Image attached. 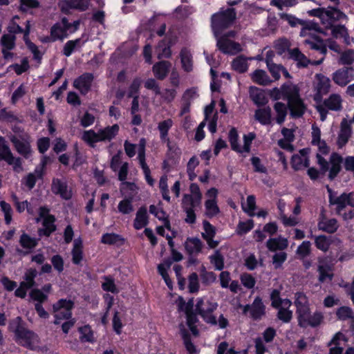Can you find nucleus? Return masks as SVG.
Here are the masks:
<instances>
[{"mask_svg":"<svg viewBox=\"0 0 354 354\" xmlns=\"http://www.w3.org/2000/svg\"><path fill=\"white\" fill-rule=\"evenodd\" d=\"M319 31V27L317 24L309 22L300 32V36L305 38L304 44L310 49L318 50L322 55L319 60L311 62L313 65H319L323 62L327 53V47L337 53H341L340 46L333 39H326L325 42L321 39L316 34Z\"/></svg>","mask_w":354,"mask_h":354,"instance_id":"nucleus-1","label":"nucleus"},{"mask_svg":"<svg viewBox=\"0 0 354 354\" xmlns=\"http://www.w3.org/2000/svg\"><path fill=\"white\" fill-rule=\"evenodd\" d=\"M308 14L310 16L319 17L326 28H331V33L334 38H343L347 45H351L352 42H354V39L349 37L347 30L344 26H333L335 22L342 21L346 17L338 9L335 8H317L308 10Z\"/></svg>","mask_w":354,"mask_h":354,"instance_id":"nucleus-2","label":"nucleus"},{"mask_svg":"<svg viewBox=\"0 0 354 354\" xmlns=\"http://www.w3.org/2000/svg\"><path fill=\"white\" fill-rule=\"evenodd\" d=\"M270 96L274 100H287L290 115L294 118L301 117L306 111V106L299 96V88L292 83L284 84L280 88H273Z\"/></svg>","mask_w":354,"mask_h":354,"instance_id":"nucleus-3","label":"nucleus"},{"mask_svg":"<svg viewBox=\"0 0 354 354\" xmlns=\"http://www.w3.org/2000/svg\"><path fill=\"white\" fill-rule=\"evenodd\" d=\"M217 306V303L214 300L207 297H203L198 299L196 310L207 323L212 325L218 324L221 328H225L228 324L227 319L221 315L218 321H216V317L212 314Z\"/></svg>","mask_w":354,"mask_h":354,"instance_id":"nucleus-4","label":"nucleus"},{"mask_svg":"<svg viewBox=\"0 0 354 354\" xmlns=\"http://www.w3.org/2000/svg\"><path fill=\"white\" fill-rule=\"evenodd\" d=\"M314 145L317 146L319 153L317 154V162L320 165L322 169L325 172L329 169V178L333 179L341 169V164L342 158L337 153H333L330 158V167L328 162L322 157V155L328 153V147L324 141L320 140Z\"/></svg>","mask_w":354,"mask_h":354,"instance_id":"nucleus-5","label":"nucleus"},{"mask_svg":"<svg viewBox=\"0 0 354 354\" xmlns=\"http://www.w3.org/2000/svg\"><path fill=\"white\" fill-rule=\"evenodd\" d=\"M120 127L118 124L108 126L99 129L97 132L93 130L84 131L82 135V139L91 147L96 142L111 141L119 131Z\"/></svg>","mask_w":354,"mask_h":354,"instance_id":"nucleus-6","label":"nucleus"},{"mask_svg":"<svg viewBox=\"0 0 354 354\" xmlns=\"http://www.w3.org/2000/svg\"><path fill=\"white\" fill-rule=\"evenodd\" d=\"M80 21H75L73 23H68L66 18H63L60 23L55 24L50 30V37L42 40L44 42L63 40L69 35L74 33L79 28Z\"/></svg>","mask_w":354,"mask_h":354,"instance_id":"nucleus-7","label":"nucleus"},{"mask_svg":"<svg viewBox=\"0 0 354 354\" xmlns=\"http://www.w3.org/2000/svg\"><path fill=\"white\" fill-rule=\"evenodd\" d=\"M236 13L234 9L227 8L221 10L212 17V28L216 36L221 33V31L228 27L234 20Z\"/></svg>","mask_w":354,"mask_h":354,"instance_id":"nucleus-8","label":"nucleus"},{"mask_svg":"<svg viewBox=\"0 0 354 354\" xmlns=\"http://www.w3.org/2000/svg\"><path fill=\"white\" fill-rule=\"evenodd\" d=\"M176 303L178 306V310L180 313H183L185 314L187 320V325L189 330L194 336H196L198 335V330L195 323L197 321V318L196 315L192 313V308L194 306L193 299H190L188 302H185L182 297H178Z\"/></svg>","mask_w":354,"mask_h":354,"instance_id":"nucleus-9","label":"nucleus"},{"mask_svg":"<svg viewBox=\"0 0 354 354\" xmlns=\"http://www.w3.org/2000/svg\"><path fill=\"white\" fill-rule=\"evenodd\" d=\"M73 303L70 299H59L53 306L55 324H58L63 319H68L71 317V310Z\"/></svg>","mask_w":354,"mask_h":354,"instance_id":"nucleus-10","label":"nucleus"},{"mask_svg":"<svg viewBox=\"0 0 354 354\" xmlns=\"http://www.w3.org/2000/svg\"><path fill=\"white\" fill-rule=\"evenodd\" d=\"M327 189L329 193L330 203L336 205L337 214H340L341 211L346 206L354 207V193H343L337 196L328 187H327Z\"/></svg>","mask_w":354,"mask_h":354,"instance_id":"nucleus-11","label":"nucleus"},{"mask_svg":"<svg viewBox=\"0 0 354 354\" xmlns=\"http://www.w3.org/2000/svg\"><path fill=\"white\" fill-rule=\"evenodd\" d=\"M42 220L43 228L39 230L40 236L45 235L48 236L53 232L55 230L54 224L55 218L49 214V209L46 207H41L39 210V218L37 221Z\"/></svg>","mask_w":354,"mask_h":354,"instance_id":"nucleus-12","label":"nucleus"},{"mask_svg":"<svg viewBox=\"0 0 354 354\" xmlns=\"http://www.w3.org/2000/svg\"><path fill=\"white\" fill-rule=\"evenodd\" d=\"M295 304L297 307L299 324L301 326L310 313L308 299L304 294L297 292L295 295Z\"/></svg>","mask_w":354,"mask_h":354,"instance_id":"nucleus-13","label":"nucleus"},{"mask_svg":"<svg viewBox=\"0 0 354 354\" xmlns=\"http://www.w3.org/2000/svg\"><path fill=\"white\" fill-rule=\"evenodd\" d=\"M53 194L59 195L62 199L69 200L73 196L72 189L64 179L53 178L51 185Z\"/></svg>","mask_w":354,"mask_h":354,"instance_id":"nucleus-14","label":"nucleus"},{"mask_svg":"<svg viewBox=\"0 0 354 354\" xmlns=\"http://www.w3.org/2000/svg\"><path fill=\"white\" fill-rule=\"evenodd\" d=\"M315 90L316 91L314 99L317 102H321L324 95H326L330 87V80L322 74L315 75Z\"/></svg>","mask_w":354,"mask_h":354,"instance_id":"nucleus-15","label":"nucleus"},{"mask_svg":"<svg viewBox=\"0 0 354 354\" xmlns=\"http://www.w3.org/2000/svg\"><path fill=\"white\" fill-rule=\"evenodd\" d=\"M333 81L340 86H344L354 80V69L345 67L335 71L333 75Z\"/></svg>","mask_w":354,"mask_h":354,"instance_id":"nucleus-16","label":"nucleus"},{"mask_svg":"<svg viewBox=\"0 0 354 354\" xmlns=\"http://www.w3.org/2000/svg\"><path fill=\"white\" fill-rule=\"evenodd\" d=\"M243 313L249 314L254 319H260L265 313V306L261 299L257 297L251 305H245L243 307Z\"/></svg>","mask_w":354,"mask_h":354,"instance_id":"nucleus-17","label":"nucleus"},{"mask_svg":"<svg viewBox=\"0 0 354 354\" xmlns=\"http://www.w3.org/2000/svg\"><path fill=\"white\" fill-rule=\"evenodd\" d=\"M352 135L351 122L344 118L340 124V131L338 134L337 144L339 148H342L348 142Z\"/></svg>","mask_w":354,"mask_h":354,"instance_id":"nucleus-18","label":"nucleus"},{"mask_svg":"<svg viewBox=\"0 0 354 354\" xmlns=\"http://www.w3.org/2000/svg\"><path fill=\"white\" fill-rule=\"evenodd\" d=\"M217 194L218 191L215 188H211L207 192L208 199L205 201V205L206 214L209 216H215L219 211L216 201Z\"/></svg>","mask_w":354,"mask_h":354,"instance_id":"nucleus-19","label":"nucleus"},{"mask_svg":"<svg viewBox=\"0 0 354 354\" xmlns=\"http://www.w3.org/2000/svg\"><path fill=\"white\" fill-rule=\"evenodd\" d=\"M217 46L219 50L225 54L234 55L241 50V47L239 43L225 37L218 39L217 40Z\"/></svg>","mask_w":354,"mask_h":354,"instance_id":"nucleus-20","label":"nucleus"},{"mask_svg":"<svg viewBox=\"0 0 354 354\" xmlns=\"http://www.w3.org/2000/svg\"><path fill=\"white\" fill-rule=\"evenodd\" d=\"M308 152V149H303L292 157V166L295 170L302 169L309 165Z\"/></svg>","mask_w":354,"mask_h":354,"instance_id":"nucleus-21","label":"nucleus"},{"mask_svg":"<svg viewBox=\"0 0 354 354\" xmlns=\"http://www.w3.org/2000/svg\"><path fill=\"white\" fill-rule=\"evenodd\" d=\"M93 80V76L92 74L84 73L74 81L73 86L75 88L79 90L81 93L86 94L91 88Z\"/></svg>","mask_w":354,"mask_h":354,"instance_id":"nucleus-22","label":"nucleus"},{"mask_svg":"<svg viewBox=\"0 0 354 354\" xmlns=\"http://www.w3.org/2000/svg\"><path fill=\"white\" fill-rule=\"evenodd\" d=\"M16 335L17 340L22 345L30 347L35 345L38 342V337L37 335L29 330L26 328Z\"/></svg>","mask_w":354,"mask_h":354,"instance_id":"nucleus-23","label":"nucleus"},{"mask_svg":"<svg viewBox=\"0 0 354 354\" xmlns=\"http://www.w3.org/2000/svg\"><path fill=\"white\" fill-rule=\"evenodd\" d=\"M89 3V0H65L59 3V6L64 12H68L70 8L85 10Z\"/></svg>","mask_w":354,"mask_h":354,"instance_id":"nucleus-24","label":"nucleus"},{"mask_svg":"<svg viewBox=\"0 0 354 354\" xmlns=\"http://www.w3.org/2000/svg\"><path fill=\"white\" fill-rule=\"evenodd\" d=\"M15 36L12 34H5L1 39V44L3 47L2 53L5 59H10L12 53L10 52L15 46Z\"/></svg>","mask_w":354,"mask_h":354,"instance_id":"nucleus-25","label":"nucleus"},{"mask_svg":"<svg viewBox=\"0 0 354 354\" xmlns=\"http://www.w3.org/2000/svg\"><path fill=\"white\" fill-rule=\"evenodd\" d=\"M45 162H42V166L37 167L34 172L28 174L23 180V183L29 189H31L35 185V183L38 179L41 178L43 175V167Z\"/></svg>","mask_w":354,"mask_h":354,"instance_id":"nucleus-26","label":"nucleus"},{"mask_svg":"<svg viewBox=\"0 0 354 354\" xmlns=\"http://www.w3.org/2000/svg\"><path fill=\"white\" fill-rule=\"evenodd\" d=\"M319 281L322 283L330 282L333 277L332 267L324 261H319L318 266Z\"/></svg>","mask_w":354,"mask_h":354,"instance_id":"nucleus-27","label":"nucleus"},{"mask_svg":"<svg viewBox=\"0 0 354 354\" xmlns=\"http://www.w3.org/2000/svg\"><path fill=\"white\" fill-rule=\"evenodd\" d=\"M291 301L289 299H285L281 303V306L278 307V317L283 322H289L292 317V312L289 310L291 306Z\"/></svg>","mask_w":354,"mask_h":354,"instance_id":"nucleus-28","label":"nucleus"},{"mask_svg":"<svg viewBox=\"0 0 354 354\" xmlns=\"http://www.w3.org/2000/svg\"><path fill=\"white\" fill-rule=\"evenodd\" d=\"M148 224V214L145 207H140L136 214L133 222V227L136 230H140Z\"/></svg>","mask_w":354,"mask_h":354,"instance_id":"nucleus-29","label":"nucleus"},{"mask_svg":"<svg viewBox=\"0 0 354 354\" xmlns=\"http://www.w3.org/2000/svg\"><path fill=\"white\" fill-rule=\"evenodd\" d=\"M288 245V240L286 238L279 236L277 238L269 239L266 243V246L270 251L282 250Z\"/></svg>","mask_w":354,"mask_h":354,"instance_id":"nucleus-30","label":"nucleus"},{"mask_svg":"<svg viewBox=\"0 0 354 354\" xmlns=\"http://www.w3.org/2000/svg\"><path fill=\"white\" fill-rule=\"evenodd\" d=\"M174 125V121L171 118L162 120L158 123V130L160 133V138L163 142H168V133Z\"/></svg>","mask_w":354,"mask_h":354,"instance_id":"nucleus-31","label":"nucleus"},{"mask_svg":"<svg viewBox=\"0 0 354 354\" xmlns=\"http://www.w3.org/2000/svg\"><path fill=\"white\" fill-rule=\"evenodd\" d=\"M254 118L263 125H267L272 122L271 109L264 107L259 109L255 111Z\"/></svg>","mask_w":354,"mask_h":354,"instance_id":"nucleus-32","label":"nucleus"},{"mask_svg":"<svg viewBox=\"0 0 354 354\" xmlns=\"http://www.w3.org/2000/svg\"><path fill=\"white\" fill-rule=\"evenodd\" d=\"M171 67L169 62L166 61L160 62L153 66V72L156 78L163 80L167 75Z\"/></svg>","mask_w":354,"mask_h":354,"instance_id":"nucleus-33","label":"nucleus"},{"mask_svg":"<svg viewBox=\"0 0 354 354\" xmlns=\"http://www.w3.org/2000/svg\"><path fill=\"white\" fill-rule=\"evenodd\" d=\"M17 151L21 155L27 156L30 151V147L28 142L21 138L13 136L11 138Z\"/></svg>","mask_w":354,"mask_h":354,"instance_id":"nucleus-34","label":"nucleus"},{"mask_svg":"<svg viewBox=\"0 0 354 354\" xmlns=\"http://www.w3.org/2000/svg\"><path fill=\"white\" fill-rule=\"evenodd\" d=\"M30 31V21H27L26 25V29H25V32H24V41L26 44L27 47L28 48V49L32 53V54L34 55V58L35 59H40L41 56L39 50H38L37 46L29 40L28 35H29Z\"/></svg>","mask_w":354,"mask_h":354,"instance_id":"nucleus-35","label":"nucleus"},{"mask_svg":"<svg viewBox=\"0 0 354 354\" xmlns=\"http://www.w3.org/2000/svg\"><path fill=\"white\" fill-rule=\"evenodd\" d=\"M0 160H4L9 165L15 164V161H18L12 155L8 147L6 145L4 139L1 137H0Z\"/></svg>","mask_w":354,"mask_h":354,"instance_id":"nucleus-36","label":"nucleus"},{"mask_svg":"<svg viewBox=\"0 0 354 354\" xmlns=\"http://www.w3.org/2000/svg\"><path fill=\"white\" fill-rule=\"evenodd\" d=\"M82 241L81 239H75L73 241V248L72 250V260L73 263L80 264L83 259Z\"/></svg>","mask_w":354,"mask_h":354,"instance_id":"nucleus-37","label":"nucleus"},{"mask_svg":"<svg viewBox=\"0 0 354 354\" xmlns=\"http://www.w3.org/2000/svg\"><path fill=\"white\" fill-rule=\"evenodd\" d=\"M185 247L188 253L194 254L201 252L202 243L198 238H188L185 243Z\"/></svg>","mask_w":354,"mask_h":354,"instance_id":"nucleus-38","label":"nucleus"},{"mask_svg":"<svg viewBox=\"0 0 354 354\" xmlns=\"http://www.w3.org/2000/svg\"><path fill=\"white\" fill-rule=\"evenodd\" d=\"M318 228L328 233H333L338 228L337 221L335 218H322L318 223Z\"/></svg>","mask_w":354,"mask_h":354,"instance_id":"nucleus-39","label":"nucleus"},{"mask_svg":"<svg viewBox=\"0 0 354 354\" xmlns=\"http://www.w3.org/2000/svg\"><path fill=\"white\" fill-rule=\"evenodd\" d=\"M183 68L190 72L193 69L192 56L189 50L187 48H183L180 54Z\"/></svg>","mask_w":354,"mask_h":354,"instance_id":"nucleus-40","label":"nucleus"},{"mask_svg":"<svg viewBox=\"0 0 354 354\" xmlns=\"http://www.w3.org/2000/svg\"><path fill=\"white\" fill-rule=\"evenodd\" d=\"M180 333L183 339L185 347L188 354H198V351L196 347L190 341L189 335L187 330L185 328L183 325L180 326Z\"/></svg>","mask_w":354,"mask_h":354,"instance_id":"nucleus-41","label":"nucleus"},{"mask_svg":"<svg viewBox=\"0 0 354 354\" xmlns=\"http://www.w3.org/2000/svg\"><path fill=\"white\" fill-rule=\"evenodd\" d=\"M128 174V163L124 162L122 165V166L120 168L119 173H118V179L122 182V189H124L125 187L129 188V189L133 191L136 186L133 183H130L125 182V180L127 179Z\"/></svg>","mask_w":354,"mask_h":354,"instance_id":"nucleus-42","label":"nucleus"},{"mask_svg":"<svg viewBox=\"0 0 354 354\" xmlns=\"http://www.w3.org/2000/svg\"><path fill=\"white\" fill-rule=\"evenodd\" d=\"M342 100L339 95L332 94L324 101V105L333 111H339L342 109Z\"/></svg>","mask_w":354,"mask_h":354,"instance_id":"nucleus-43","label":"nucleus"},{"mask_svg":"<svg viewBox=\"0 0 354 354\" xmlns=\"http://www.w3.org/2000/svg\"><path fill=\"white\" fill-rule=\"evenodd\" d=\"M249 91L251 99L256 104L261 105L266 102L265 94L260 88L251 86Z\"/></svg>","mask_w":354,"mask_h":354,"instance_id":"nucleus-44","label":"nucleus"},{"mask_svg":"<svg viewBox=\"0 0 354 354\" xmlns=\"http://www.w3.org/2000/svg\"><path fill=\"white\" fill-rule=\"evenodd\" d=\"M133 210L134 207L131 197H125L118 205V211L122 214H129Z\"/></svg>","mask_w":354,"mask_h":354,"instance_id":"nucleus-45","label":"nucleus"},{"mask_svg":"<svg viewBox=\"0 0 354 354\" xmlns=\"http://www.w3.org/2000/svg\"><path fill=\"white\" fill-rule=\"evenodd\" d=\"M84 42L85 41L80 38L68 41L64 47V55L66 57H69L76 48L82 46Z\"/></svg>","mask_w":354,"mask_h":354,"instance_id":"nucleus-46","label":"nucleus"},{"mask_svg":"<svg viewBox=\"0 0 354 354\" xmlns=\"http://www.w3.org/2000/svg\"><path fill=\"white\" fill-rule=\"evenodd\" d=\"M251 78L253 82L260 85H268L271 82L270 77L263 70H256L251 74Z\"/></svg>","mask_w":354,"mask_h":354,"instance_id":"nucleus-47","label":"nucleus"},{"mask_svg":"<svg viewBox=\"0 0 354 354\" xmlns=\"http://www.w3.org/2000/svg\"><path fill=\"white\" fill-rule=\"evenodd\" d=\"M248 58L242 55L238 56L232 63V68L239 73H244L247 71L248 68Z\"/></svg>","mask_w":354,"mask_h":354,"instance_id":"nucleus-48","label":"nucleus"},{"mask_svg":"<svg viewBox=\"0 0 354 354\" xmlns=\"http://www.w3.org/2000/svg\"><path fill=\"white\" fill-rule=\"evenodd\" d=\"M289 55L292 59L297 62V64L300 66L305 67L310 62V60L301 53L298 48H294L290 50Z\"/></svg>","mask_w":354,"mask_h":354,"instance_id":"nucleus-49","label":"nucleus"},{"mask_svg":"<svg viewBox=\"0 0 354 354\" xmlns=\"http://www.w3.org/2000/svg\"><path fill=\"white\" fill-rule=\"evenodd\" d=\"M322 319L323 315L321 313L316 312L313 315L310 313L308 317L301 324V326L306 327L308 326H310L315 327L319 325L322 322Z\"/></svg>","mask_w":354,"mask_h":354,"instance_id":"nucleus-50","label":"nucleus"},{"mask_svg":"<svg viewBox=\"0 0 354 354\" xmlns=\"http://www.w3.org/2000/svg\"><path fill=\"white\" fill-rule=\"evenodd\" d=\"M274 109L276 112V120L278 124L284 122L287 115V106L282 102H276L274 105Z\"/></svg>","mask_w":354,"mask_h":354,"instance_id":"nucleus-51","label":"nucleus"},{"mask_svg":"<svg viewBox=\"0 0 354 354\" xmlns=\"http://www.w3.org/2000/svg\"><path fill=\"white\" fill-rule=\"evenodd\" d=\"M20 245L25 249L32 250L37 244V240L26 234H23L19 240Z\"/></svg>","mask_w":354,"mask_h":354,"instance_id":"nucleus-52","label":"nucleus"},{"mask_svg":"<svg viewBox=\"0 0 354 354\" xmlns=\"http://www.w3.org/2000/svg\"><path fill=\"white\" fill-rule=\"evenodd\" d=\"M0 207H1L2 212L3 213L5 223L7 225L10 224V223L12 220V214H13V210H12L11 205L4 201H0Z\"/></svg>","mask_w":354,"mask_h":354,"instance_id":"nucleus-53","label":"nucleus"},{"mask_svg":"<svg viewBox=\"0 0 354 354\" xmlns=\"http://www.w3.org/2000/svg\"><path fill=\"white\" fill-rule=\"evenodd\" d=\"M80 339L82 342H93L95 341L94 334L89 326H84L79 328Z\"/></svg>","mask_w":354,"mask_h":354,"instance_id":"nucleus-54","label":"nucleus"},{"mask_svg":"<svg viewBox=\"0 0 354 354\" xmlns=\"http://www.w3.org/2000/svg\"><path fill=\"white\" fill-rule=\"evenodd\" d=\"M255 207L256 201L253 195L248 196L246 202L242 203L243 209L250 216H254Z\"/></svg>","mask_w":354,"mask_h":354,"instance_id":"nucleus-55","label":"nucleus"},{"mask_svg":"<svg viewBox=\"0 0 354 354\" xmlns=\"http://www.w3.org/2000/svg\"><path fill=\"white\" fill-rule=\"evenodd\" d=\"M168 178L167 175L161 176L159 181V188L164 200L170 201L169 191L167 184Z\"/></svg>","mask_w":354,"mask_h":354,"instance_id":"nucleus-56","label":"nucleus"},{"mask_svg":"<svg viewBox=\"0 0 354 354\" xmlns=\"http://www.w3.org/2000/svg\"><path fill=\"white\" fill-rule=\"evenodd\" d=\"M199 96L198 89L197 87H192L187 88L183 95V102L192 103Z\"/></svg>","mask_w":354,"mask_h":354,"instance_id":"nucleus-57","label":"nucleus"},{"mask_svg":"<svg viewBox=\"0 0 354 354\" xmlns=\"http://www.w3.org/2000/svg\"><path fill=\"white\" fill-rule=\"evenodd\" d=\"M170 263L169 262H165L163 263H160L158 266V270L159 274L162 276L165 282L166 283L167 286L169 289L172 288V283L171 280L169 279V277L167 274V270L169 268Z\"/></svg>","mask_w":354,"mask_h":354,"instance_id":"nucleus-58","label":"nucleus"},{"mask_svg":"<svg viewBox=\"0 0 354 354\" xmlns=\"http://www.w3.org/2000/svg\"><path fill=\"white\" fill-rule=\"evenodd\" d=\"M255 138V134L254 133H249L248 134L243 136V145H240V151H236L238 153H249L250 150V146Z\"/></svg>","mask_w":354,"mask_h":354,"instance_id":"nucleus-59","label":"nucleus"},{"mask_svg":"<svg viewBox=\"0 0 354 354\" xmlns=\"http://www.w3.org/2000/svg\"><path fill=\"white\" fill-rule=\"evenodd\" d=\"M217 354H247V351L245 350L234 351L232 348H229L227 342H223L218 346Z\"/></svg>","mask_w":354,"mask_h":354,"instance_id":"nucleus-60","label":"nucleus"},{"mask_svg":"<svg viewBox=\"0 0 354 354\" xmlns=\"http://www.w3.org/2000/svg\"><path fill=\"white\" fill-rule=\"evenodd\" d=\"M158 57H169L171 55L170 46L165 41L160 42L156 48Z\"/></svg>","mask_w":354,"mask_h":354,"instance_id":"nucleus-61","label":"nucleus"},{"mask_svg":"<svg viewBox=\"0 0 354 354\" xmlns=\"http://www.w3.org/2000/svg\"><path fill=\"white\" fill-rule=\"evenodd\" d=\"M9 328L10 330L15 333V336L20 334L19 333H21V331L25 328L23 325L22 319L20 317H17L12 320L9 324Z\"/></svg>","mask_w":354,"mask_h":354,"instance_id":"nucleus-62","label":"nucleus"},{"mask_svg":"<svg viewBox=\"0 0 354 354\" xmlns=\"http://www.w3.org/2000/svg\"><path fill=\"white\" fill-rule=\"evenodd\" d=\"M183 207L184 209H194L196 207L198 206L201 202H196V198L191 195H185L183 198Z\"/></svg>","mask_w":354,"mask_h":354,"instance_id":"nucleus-63","label":"nucleus"},{"mask_svg":"<svg viewBox=\"0 0 354 354\" xmlns=\"http://www.w3.org/2000/svg\"><path fill=\"white\" fill-rule=\"evenodd\" d=\"M315 243L318 249L325 252L329 248L330 240L326 236L321 235L315 236Z\"/></svg>","mask_w":354,"mask_h":354,"instance_id":"nucleus-64","label":"nucleus"}]
</instances>
